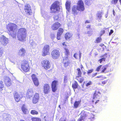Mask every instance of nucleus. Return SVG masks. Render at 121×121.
I'll return each instance as SVG.
<instances>
[{"mask_svg":"<svg viewBox=\"0 0 121 121\" xmlns=\"http://www.w3.org/2000/svg\"><path fill=\"white\" fill-rule=\"evenodd\" d=\"M78 86L79 85L77 82L76 81H75L72 85V87L73 89H77Z\"/></svg>","mask_w":121,"mask_h":121,"instance_id":"bb28decb","label":"nucleus"},{"mask_svg":"<svg viewBox=\"0 0 121 121\" xmlns=\"http://www.w3.org/2000/svg\"><path fill=\"white\" fill-rule=\"evenodd\" d=\"M59 4L60 2L58 1H55L52 4L50 8L51 13H59L61 9Z\"/></svg>","mask_w":121,"mask_h":121,"instance_id":"20e7f679","label":"nucleus"},{"mask_svg":"<svg viewBox=\"0 0 121 121\" xmlns=\"http://www.w3.org/2000/svg\"><path fill=\"white\" fill-rule=\"evenodd\" d=\"M9 39L3 35L2 36L0 40L1 43L4 46H5L9 43Z\"/></svg>","mask_w":121,"mask_h":121,"instance_id":"4468645a","label":"nucleus"},{"mask_svg":"<svg viewBox=\"0 0 121 121\" xmlns=\"http://www.w3.org/2000/svg\"><path fill=\"white\" fill-rule=\"evenodd\" d=\"M50 47L48 44H46L44 46L42 51V56H45L49 53Z\"/></svg>","mask_w":121,"mask_h":121,"instance_id":"0eeeda50","label":"nucleus"},{"mask_svg":"<svg viewBox=\"0 0 121 121\" xmlns=\"http://www.w3.org/2000/svg\"><path fill=\"white\" fill-rule=\"evenodd\" d=\"M118 0H112L111 1V3L114 4H116L117 3Z\"/></svg>","mask_w":121,"mask_h":121,"instance_id":"c03bdc74","label":"nucleus"},{"mask_svg":"<svg viewBox=\"0 0 121 121\" xmlns=\"http://www.w3.org/2000/svg\"><path fill=\"white\" fill-rule=\"evenodd\" d=\"M85 4L87 6H89L91 4L90 0H86L85 1Z\"/></svg>","mask_w":121,"mask_h":121,"instance_id":"ea45409f","label":"nucleus"},{"mask_svg":"<svg viewBox=\"0 0 121 121\" xmlns=\"http://www.w3.org/2000/svg\"><path fill=\"white\" fill-rule=\"evenodd\" d=\"M65 42H63L62 43V45L63 46H67V45L65 44Z\"/></svg>","mask_w":121,"mask_h":121,"instance_id":"052dcab7","label":"nucleus"},{"mask_svg":"<svg viewBox=\"0 0 121 121\" xmlns=\"http://www.w3.org/2000/svg\"><path fill=\"white\" fill-rule=\"evenodd\" d=\"M83 73L84 75H85L86 73V72L84 71L83 72Z\"/></svg>","mask_w":121,"mask_h":121,"instance_id":"69168bd1","label":"nucleus"},{"mask_svg":"<svg viewBox=\"0 0 121 121\" xmlns=\"http://www.w3.org/2000/svg\"><path fill=\"white\" fill-rule=\"evenodd\" d=\"M58 83V81L56 80H54L52 82L51 85L52 91L53 92H55L57 90Z\"/></svg>","mask_w":121,"mask_h":121,"instance_id":"f8f14e48","label":"nucleus"},{"mask_svg":"<svg viewBox=\"0 0 121 121\" xmlns=\"http://www.w3.org/2000/svg\"><path fill=\"white\" fill-rule=\"evenodd\" d=\"M97 73H94L92 75V77H93L95 76L97 74Z\"/></svg>","mask_w":121,"mask_h":121,"instance_id":"6e6d98bb","label":"nucleus"},{"mask_svg":"<svg viewBox=\"0 0 121 121\" xmlns=\"http://www.w3.org/2000/svg\"><path fill=\"white\" fill-rule=\"evenodd\" d=\"M69 121H75V119L74 118H72Z\"/></svg>","mask_w":121,"mask_h":121,"instance_id":"13d9d810","label":"nucleus"},{"mask_svg":"<svg viewBox=\"0 0 121 121\" xmlns=\"http://www.w3.org/2000/svg\"><path fill=\"white\" fill-rule=\"evenodd\" d=\"M25 14L28 15H31L32 12L31 8V7L29 4H26L24 6V9Z\"/></svg>","mask_w":121,"mask_h":121,"instance_id":"1a4fd4ad","label":"nucleus"},{"mask_svg":"<svg viewBox=\"0 0 121 121\" xmlns=\"http://www.w3.org/2000/svg\"><path fill=\"white\" fill-rule=\"evenodd\" d=\"M61 26V24L60 23L56 22L52 25L51 28L52 30H56L58 29Z\"/></svg>","mask_w":121,"mask_h":121,"instance_id":"2eb2a0df","label":"nucleus"},{"mask_svg":"<svg viewBox=\"0 0 121 121\" xmlns=\"http://www.w3.org/2000/svg\"><path fill=\"white\" fill-rule=\"evenodd\" d=\"M93 71V69L88 70L87 72V74L88 75L89 73H92Z\"/></svg>","mask_w":121,"mask_h":121,"instance_id":"49530a36","label":"nucleus"},{"mask_svg":"<svg viewBox=\"0 0 121 121\" xmlns=\"http://www.w3.org/2000/svg\"><path fill=\"white\" fill-rule=\"evenodd\" d=\"M43 89V92L45 94H48L51 91L50 86L49 84L47 83L44 84Z\"/></svg>","mask_w":121,"mask_h":121,"instance_id":"9b49d317","label":"nucleus"},{"mask_svg":"<svg viewBox=\"0 0 121 121\" xmlns=\"http://www.w3.org/2000/svg\"><path fill=\"white\" fill-rule=\"evenodd\" d=\"M113 32V30H110V32L109 33V35H111Z\"/></svg>","mask_w":121,"mask_h":121,"instance_id":"864d4df0","label":"nucleus"},{"mask_svg":"<svg viewBox=\"0 0 121 121\" xmlns=\"http://www.w3.org/2000/svg\"><path fill=\"white\" fill-rule=\"evenodd\" d=\"M61 35H58V34H57V39L58 40H60V36Z\"/></svg>","mask_w":121,"mask_h":121,"instance_id":"603ef678","label":"nucleus"},{"mask_svg":"<svg viewBox=\"0 0 121 121\" xmlns=\"http://www.w3.org/2000/svg\"><path fill=\"white\" fill-rule=\"evenodd\" d=\"M86 87L90 86V85L92 84V82L91 81H89L88 82H86Z\"/></svg>","mask_w":121,"mask_h":121,"instance_id":"58836bf2","label":"nucleus"},{"mask_svg":"<svg viewBox=\"0 0 121 121\" xmlns=\"http://www.w3.org/2000/svg\"><path fill=\"white\" fill-rule=\"evenodd\" d=\"M26 30L24 28H21L19 29L17 33V38L20 41L26 40Z\"/></svg>","mask_w":121,"mask_h":121,"instance_id":"7ed1b4c3","label":"nucleus"},{"mask_svg":"<svg viewBox=\"0 0 121 121\" xmlns=\"http://www.w3.org/2000/svg\"><path fill=\"white\" fill-rule=\"evenodd\" d=\"M108 81V79L102 81V84L103 85L107 83V81Z\"/></svg>","mask_w":121,"mask_h":121,"instance_id":"37998d69","label":"nucleus"},{"mask_svg":"<svg viewBox=\"0 0 121 121\" xmlns=\"http://www.w3.org/2000/svg\"><path fill=\"white\" fill-rule=\"evenodd\" d=\"M62 63L65 68L69 66L70 63L69 60L67 57H64Z\"/></svg>","mask_w":121,"mask_h":121,"instance_id":"ddd939ff","label":"nucleus"},{"mask_svg":"<svg viewBox=\"0 0 121 121\" xmlns=\"http://www.w3.org/2000/svg\"><path fill=\"white\" fill-rule=\"evenodd\" d=\"M67 80V76H65L64 78V82L66 81Z\"/></svg>","mask_w":121,"mask_h":121,"instance_id":"5fc2aeb1","label":"nucleus"},{"mask_svg":"<svg viewBox=\"0 0 121 121\" xmlns=\"http://www.w3.org/2000/svg\"><path fill=\"white\" fill-rule=\"evenodd\" d=\"M81 102V100L78 101H75L73 104V108H76L78 107L80 105Z\"/></svg>","mask_w":121,"mask_h":121,"instance_id":"b1692460","label":"nucleus"},{"mask_svg":"<svg viewBox=\"0 0 121 121\" xmlns=\"http://www.w3.org/2000/svg\"><path fill=\"white\" fill-rule=\"evenodd\" d=\"M105 58L104 57L102 58H100L99 60V63H101L103 61H105Z\"/></svg>","mask_w":121,"mask_h":121,"instance_id":"79ce46f5","label":"nucleus"},{"mask_svg":"<svg viewBox=\"0 0 121 121\" xmlns=\"http://www.w3.org/2000/svg\"><path fill=\"white\" fill-rule=\"evenodd\" d=\"M101 65H100L98 66L97 68L96 69V71H99V70H100V69L101 68V67L102 66Z\"/></svg>","mask_w":121,"mask_h":121,"instance_id":"a18cd8bd","label":"nucleus"},{"mask_svg":"<svg viewBox=\"0 0 121 121\" xmlns=\"http://www.w3.org/2000/svg\"><path fill=\"white\" fill-rule=\"evenodd\" d=\"M64 31L63 29L62 28H60L58 29L57 34H58V35H61L63 33Z\"/></svg>","mask_w":121,"mask_h":121,"instance_id":"cd10ccee","label":"nucleus"},{"mask_svg":"<svg viewBox=\"0 0 121 121\" xmlns=\"http://www.w3.org/2000/svg\"><path fill=\"white\" fill-rule=\"evenodd\" d=\"M102 77V75L99 76H97L96 77V78H101Z\"/></svg>","mask_w":121,"mask_h":121,"instance_id":"680f3d73","label":"nucleus"},{"mask_svg":"<svg viewBox=\"0 0 121 121\" xmlns=\"http://www.w3.org/2000/svg\"><path fill=\"white\" fill-rule=\"evenodd\" d=\"M105 31L104 30H101L100 32V36H102L105 33Z\"/></svg>","mask_w":121,"mask_h":121,"instance_id":"3c124183","label":"nucleus"},{"mask_svg":"<svg viewBox=\"0 0 121 121\" xmlns=\"http://www.w3.org/2000/svg\"><path fill=\"white\" fill-rule=\"evenodd\" d=\"M85 9L83 1L82 0H79L78 1L77 6L74 5L73 6L72 10V13L74 16H75L78 14V11L83 12Z\"/></svg>","mask_w":121,"mask_h":121,"instance_id":"f257e3e1","label":"nucleus"},{"mask_svg":"<svg viewBox=\"0 0 121 121\" xmlns=\"http://www.w3.org/2000/svg\"><path fill=\"white\" fill-rule=\"evenodd\" d=\"M21 109L23 113L25 114H26L28 113V110L26 108L24 104H23L21 108Z\"/></svg>","mask_w":121,"mask_h":121,"instance_id":"4be33fe9","label":"nucleus"},{"mask_svg":"<svg viewBox=\"0 0 121 121\" xmlns=\"http://www.w3.org/2000/svg\"><path fill=\"white\" fill-rule=\"evenodd\" d=\"M39 93H36L34 95L33 98L32 102L34 104H36L39 102Z\"/></svg>","mask_w":121,"mask_h":121,"instance_id":"dca6fc26","label":"nucleus"},{"mask_svg":"<svg viewBox=\"0 0 121 121\" xmlns=\"http://www.w3.org/2000/svg\"><path fill=\"white\" fill-rule=\"evenodd\" d=\"M90 23V22L88 20H86L85 22V23Z\"/></svg>","mask_w":121,"mask_h":121,"instance_id":"bf43d9fd","label":"nucleus"},{"mask_svg":"<svg viewBox=\"0 0 121 121\" xmlns=\"http://www.w3.org/2000/svg\"><path fill=\"white\" fill-rule=\"evenodd\" d=\"M17 26L15 24L9 23L6 26V29L8 32L13 38H16L17 35V33L14 31L17 29Z\"/></svg>","mask_w":121,"mask_h":121,"instance_id":"f03ea898","label":"nucleus"},{"mask_svg":"<svg viewBox=\"0 0 121 121\" xmlns=\"http://www.w3.org/2000/svg\"><path fill=\"white\" fill-rule=\"evenodd\" d=\"M26 53V50L23 48L20 49L19 51L18 55L21 56H24Z\"/></svg>","mask_w":121,"mask_h":121,"instance_id":"a211bd4d","label":"nucleus"},{"mask_svg":"<svg viewBox=\"0 0 121 121\" xmlns=\"http://www.w3.org/2000/svg\"><path fill=\"white\" fill-rule=\"evenodd\" d=\"M65 55L67 56H68L69 55V50L66 48H65Z\"/></svg>","mask_w":121,"mask_h":121,"instance_id":"c9c22d12","label":"nucleus"},{"mask_svg":"<svg viewBox=\"0 0 121 121\" xmlns=\"http://www.w3.org/2000/svg\"><path fill=\"white\" fill-rule=\"evenodd\" d=\"M6 81L5 84L7 86H9L11 85V80L9 78L6 79Z\"/></svg>","mask_w":121,"mask_h":121,"instance_id":"393cba45","label":"nucleus"},{"mask_svg":"<svg viewBox=\"0 0 121 121\" xmlns=\"http://www.w3.org/2000/svg\"><path fill=\"white\" fill-rule=\"evenodd\" d=\"M84 119L80 116V117L78 119L77 121H84Z\"/></svg>","mask_w":121,"mask_h":121,"instance_id":"de8ad7c7","label":"nucleus"},{"mask_svg":"<svg viewBox=\"0 0 121 121\" xmlns=\"http://www.w3.org/2000/svg\"><path fill=\"white\" fill-rule=\"evenodd\" d=\"M102 40L101 38L100 37L97 38L95 40V43H100Z\"/></svg>","mask_w":121,"mask_h":121,"instance_id":"4c0bfd02","label":"nucleus"},{"mask_svg":"<svg viewBox=\"0 0 121 121\" xmlns=\"http://www.w3.org/2000/svg\"><path fill=\"white\" fill-rule=\"evenodd\" d=\"M99 100H97L95 102V104H96L98 102H99Z\"/></svg>","mask_w":121,"mask_h":121,"instance_id":"338daca9","label":"nucleus"},{"mask_svg":"<svg viewBox=\"0 0 121 121\" xmlns=\"http://www.w3.org/2000/svg\"><path fill=\"white\" fill-rule=\"evenodd\" d=\"M31 77L33 81L37 79V78L36 77V75L34 74H32L31 76Z\"/></svg>","mask_w":121,"mask_h":121,"instance_id":"a19ab883","label":"nucleus"},{"mask_svg":"<svg viewBox=\"0 0 121 121\" xmlns=\"http://www.w3.org/2000/svg\"><path fill=\"white\" fill-rule=\"evenodd\" d=\"M33 81L35 86H39V83L38 78L36 79L33 80Z\"/></svg>","mask_w":121,"mask_h":121,"instance_id":"c756f323","label":"nucleus"},{"mask_svg":"<svg viewBox=\"0 0 121 121\" xmlns=\"http://www.w3.org/2000/svg\"><path fill=\"white\" fill-rule=\"evenodd\" d=\"M41 66L43 68L48 70L50 69L51 67V65L49 60L47 59L43 60L41 62Z\"/></svg>","mask_w":121,"mask_h":121,"instance_id":"423d86ee","label":"nucleus"},{"mask_svg":"<svg viewBox=\"0 0 121 121\" xmlns=\"http://www.w3.org/2000/svg\"><path fill=\"white\" fill-rule=\"evenodd\" d=\"M81 114L80 116L84 119H85L86 117H88L90 114L89 112L84 111H82L81 112Z\"/></svg>","mask_w":121,"mask_h":121,"instance_id":"6ab92c4d","label":"nucleus"},{"mask_svg":"<svg viewBox=\"0 0 121 121\" xmlns=\"http://www.w3.org/2000/svg\"><path fill=\"white\" fill-rule=\"evenodd\" d=\"M59 14H55L53 18L54 21H57L60 19Z\"/></svg>","mask_w":121,"mask_h":121,"instance_id":"c85d7f7f","label":"nucleus"},{"mask_svg":"<svg viewBox=\"0 0 121 121\" xmlns=\"http://www.w3.org/2000/svg\"><path fill=\"white\" fill-rule=\"evenodd\" d=\"M77 70L78 71L77 73V76H82V73L80 69L79 68H78L77 69Z\"/></svg>","mask_w":121,"mask_h":121,"instance_id":"473e14b6","label":"nucleus"},{"mask_svg":"<svg viewBox=\"0 0 121 121\" xmlns=\"http://www.w3.org/2000/svg\"><path fill=\"white\" fill-rule=\"evenodd\" d=\"M76 79L80 83H82L84 80V78L82 76H76Z\"/></svg>","mask_w":121,"mask_h":121,"instance_id":"5701e85b","label":"nucleus"},{"mask_svg":"<svg viewBox=\"0 0 121 121\" xmlns=\"http://www.w3.org/2000/svg\"><path fill=\"white\" fill-rule=\"evenodd\" d=\"M104 45V44L103 43L101 44L100 45V46L101 47H102Z\"/></svg>","mask_w":121,"mask_h":121,"instance_id":"e2e57ef3","label":"nucleus"},{"mask_svg":"<svg viewBox=\"0 0 121 121\" xmlns=\"http://www.w3.org/2000/svg\"><path fill=\"white\" fill-rule=\"evenodd\" d=\"M83 68V66L82 65H81L80 68L81 69H82V68Z\"/></svg>","mask_w":121,"mask_h":121,"instance_id":"774afa93","label":"nucleus"},{"mask_svg":"<svg viewBox=\"0 0 121 121\" xmlns=\"http://www.w3.org/2000/svg\"><path fill=\"white\" fill-rule=\"evenodd\" d=\"M81 54H78L77 53H75L74 55V57L76 59H80L81 58Z\"/></svg>","mask_w":121,"mask_h":121,"instance_id":"7c9ffc66","label":"nucleus"},{"mask_svg":"<svg viewBox=\"0 0 121 121\" xmlns=\"http://www.w3.org/2000/svg\"><path fill=\"white\" fill-rule=\"evenodd\" d=\"M3 53L2 50L1 49V48H0V57L2 56Z\"/></svg>","mask_w":121,"mask_h":121,"instance_id":"8fccbe9b","label":"nucleus"},{"mask_svg":"<svg viewBox=\"0 0 121 121\" xmlns=\"http://www.w3.org/2000/svg\"><path fill=\"white\" fill-rule=\"evenodd\" d=\"M100 95L101 93L100 92L95 91L94 94L93 99L95 100L97 98L99 99Z\"/></svg>","mask_w":121,"mask_h":121,"instance_id":"aec40b11","label":"nucleus"},{"mask_svg":"<svg viewBox=\"0 0 121 121\" xmlns=\"http://www.w3.org/2000/svg\"><path fill=\"white\" fill-rule=\"evenodd\" d=\"M91 26L90 25H88L86 26V28L87 29L90 28H91Z\"/></svg>","mask_w":121,"mask_h":121,"instance_id":"4d7b16f0","label":"nucleus"},{"mask_svg":"<svg viewBox=\"0 0 121 121\" xmlns=\"http://www.w3.org/2000/svg\"><path fill=\"white\" fill-rule=\"evenodd\" d=\"M102 12H99L97 14V18L100 19L102 17Z\"/></svg>","mask_w":121,"mask_h":121,"instance_id":"e433bc0d","label":"nucleus"},{"mask_svg":"<svg viewBox=\"0 0 121 121\" xmlns=\"http://www.w3.org/2000/svg\"><path fill=\"white\" fill-rule=\"evenodd\" d=\"M30 113L32 115H37L38 114V112L34 110H31Z\"/></svg>","mask_w":121,"mask_h":121,"instance_id":"2f4dec72","label":"nucleus"},{"mask_svg":"<svg viewBox=\"0 0 121 121\" xmlns=\"http://www.w3.org/2000/svg\"><path fill=\"white\" fill-rule=\"evenodd\" d=\"M113 15H114V16L115 15V12L114 11V9H113Z\"/></svg>","mask_w":121,"mask_h":121,"instance_id":"0e129e2a","label":"nucleus"},{"mask_svg":"<svg viewBox=\"0 0 121 121\" xmlns=\"http://www.w3.org/2000/svg\"><path fill=\"white\" fill-rule=\"evenodd\" d=\"M4 87V84H3V81L0 80V91H1L3 90L2 88Z\"/></svg>","mask_w":121,"mask_h":121,"instance_id":"72a5a7b5","label":"nucleus"},{"mask_svg":"<svg viewBox=\"0 0 121 121\" xmlns=\"http://www.w3.org/2000/svg\"><path fill=\"white\" fill-rule=\"evenodd\" d=\"M14 97L15 101L18 102L21 100L22 97L20 96V95L17 92H15L14 94Z\"/></svg>","mask_w":121,"mask_h":121,"instance_id":"f3484780","label":"nucleus"},{"mask_svg":"<svg viewBox=\"0 0 121 121\" xmlns=\"http://www.w3.org/2000/svg\"><path fill=\"white\" fill-rule=\"evenodd\" d=\"M70 5L71 3L69 2L68 1L66 2L65 4L66 8L68 11L70 10Z\"/></svg>","mask_w":121,"mask_h":121,"instance_id":"a878e982","label":"nucleus"},{"mask_svg":"<svg viewBox=\"0 0 121 121\" xmlns=\"http://www.w3.org/2000/svg\"><path fill=\"white\" fill-rule=\"evenodd\" d=\"M21 68V71L24 73H26L30 71V63L27 60H24L22 61Z\"/></svg>","mask_w":121,"mask_h":121,"instance_id":"39448f33","label":"nucleus"},{"mask_svg":"<svg viewBox=\"0 0 121 121\" xmlns=\"http://www.w3.org/2000/svg\"><path fill=\"white\" fill-rule=\"evenodd\" d=\"M60 55V52L59 51L55 49L53 50L51 53L52 57L54 59H57L59 58Z\"/></svg>","mask_w":121,"mask_h":121,"instance_id":"6e6552de","label":"nucleus"},{"mask_svg":"<svg viewBox=\"0 0 121 121\" xmlns=\"http://www.w3.org/2000/svg\"><path fill=\"white\" fill-rule=\"evenodd\" d=\"M87 34H88L89 36H91V35L92 33L91 31H88L87 32Z\"/></svg>","mask_w":121,"mask_h":121,"instance_id":"09e8293b","label":"nucleus"},{"mask_svg":"<svg viewBox=\"0 0 121 121\" xmlns=\"http://www.w3.org/2000/svg\"><path fill=\"white\" fill-rule=\"evenodd\" d=\"M72 36V35L71 33L67 32L66 33L65 35V40H70Z\"/></svg>","mask_w":121,"mask_h":121,"instance_id":"412c9836","label":"nucleus"},{"mask_svg":"<svg viewBox=\"0 0 121 121\" xmlns=\"http://www.w3.org/2000/svg\"><path fill=\"white\" fill-rule=\"evenodd\" d=\"M32 121H41L40 118L37 117H33L31 118Z\"/></svg>","mask_w":121,"mask_h":121,"instance_id":"f704fd0d","label":"nucleus"},{"mask_svg":"<svg viewBox=\"0 0 121 121\" xmlns=\"http://www.w3.org/2000/svg\"><path fill=\"white\" fill-rule=\"evenodd\" d=\"M102 69L101 73H106L111 72L112 71L111 66L108 64L103 66Z\"/></svg>","mask_w":121,"mask_h":121,"instance_id":"9d476101","label":"nucleus"}]
</instances>
